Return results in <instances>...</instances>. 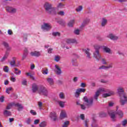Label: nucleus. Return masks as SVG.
Instances as JSON below:
<instances>
[{"label": "nucleus", "mask_w": 127, "mask_h": 127, "mask_svg": "<svg viewBox=\"0 0 127 127\" xmlns=\"http://www.w3.org/2000/svg\"><path fill=\"white\" fill-rule=\"evenodd\" d=\"M32 91L33 93H36V92H38V93H39V94L42 96L48 95V91L46 88H45L44 86H42L38 89V86L37 85H36V84H33L32 85Z\"/></svg>", "instance_id": "obj_1"}, {"label": "nucleus", "mask_w": 127, "mask_h": 127, "mask_svg": "<svg viewBox=\"0 0 127 127\" xmlns=\"http://www.w3.org/2000/svg\"><path fill=\"white\" fill-rule=\"evenodd\" d=\"M44 7L46 12L49 13V14H57V12H56V8L52 6V4L46 2L44 4Z\"/></svg>", "instance_id": "obj_2"}, {"label": "nucleus", "mask_w": 127, "mask_h": 127, "mask_svg": "<svg viewBox=\"0 0 127 127\" xmlns=\"http://www.w3.org/2000/svg\"><path fill=\"white\" fill-rule=\"evenodd\" d=\"M116 109L117 110L116 112L113 110H110L108 111V114L113 121H115V119H116V114H117V115L119 116L120 118H123V117H124V113H123V111L121 110H119L118 111L117 110L119 109V107H118Z\"/></svg>", "instance_id": "obj_3"}, {"label": "nucleus", "mask_w": 127, "mask_h": 127, "mask_svg": "<svg viewBox=\"0 0 127 127\" xmlns=\"http://www.w3.org/2000/svg\"><path fill=\"white\" fill-rule=\"evenodd\" d=\"M52 28L51 25L49 23H44L41 26V29L43 31H49Z\"/></svg>", "instance_id": "obj_4"}, {"label": "nucleus", "mask_w": 127, "mask_h": 127, "mask_svg": "<svg viewBox=\"0 0 127 127\" xmlns=\"http://www.w3.org/2000/svg\"><path fill=\"white\" fill-rule=\"evenodd\" d=\"M6 10L8 12H9V13L14 14L16 13L17 9L12 7L7 6L6 7Z\"/></svg>", "instance_id": "obj_5"}, {"label": "nucleus", "mask_w": 127, "mask_h": 127, "mask_svg": "<svg viewBox=\"0 0 127 127\" xmlns=\"http://www.w3.org/2000/svg\"><path fill=\"white\" fill-rule=\"evenodd\" d=\"M85 91L86 89L85 88H78L76 89L75 93V97H76V98H78L81 93H85Z\"/></svg>", "instance_id": "obj_6"}, {"label": "nucleus", "mask_w": 127, "mask_h": 127, "mask_svg": "<svg viewBox=\"0 0 127 127\" xmlns=\"http://www.w3.org/2000/svg\"><path fill=\"white\" fill-rule=\"evenodd\" d=\"M49 118L51 119V121L55 122V121L57 120V115H56V113L55 112L50 113L49 115Z\"/></svg>", "instance_id": "obj_7"}, {"label": "nucleus", "mask_w": 127, "mask_h": 127, "mask_svg": "<svg viewBox=\"0 0 127 127\" xmlns=\"http://www.w3.org/2000/svg\"><path fill=\"white\" fill-rule=\"evenodd\" d=\"M93 56L94 58L96 59L97 61H100V59H101V55L100 54V51H95L93 53Z\"/></svg>", "instance_id": "obj_8"}, {"label": "nucleus", "mask_w": 127, "mask_h": 127, "mask_svg": "<svg viewBox=\"0 0 127 127\" xmlns=\"http://www.w3.org/2000/svg\"><path fill=\"white\" fill-rule=\"evenodd\" d=\"M60 118L61 120L63 119H66L68 118V115H67V112L65 110H62L60 115Z\"/></svg>", "instance_id": "obj_9"}, {"label": "nucleus", "mask_w": 127, "mask_h": 127, "mask_svg": "<svg viewBox=\"0 0 127 127\" xmlns=\"http://www.w3.org/2000/svg\"><path fill=\"white\" fill-rule=\"evenodd\" d=\"M107 38L113 41L118 40L119 39V37L113 33H110L107 35Z\"/></svg>", "instance_id": "obj_10"}, {"label": "nucleus", "mask_w": 127, "mask_h": 127, "mask_svg": "<svg viewBox=\"0 0 127 127\" xmlns=\"http://www.w3.org/2000/svg\"><path fill=\"white\" fill-rule=\"evenodd\" d=\"M83 99L84 102H86L87 106H90L91 104H93V98H89L88 99L87 97H84Z\"/></svg>", "instance_id": "obj_11"}, {"label": "nucleus", "mask_w": 127, "mask_h": 127, "mask_svg": "<svg viewBox=\"0 0 127 127\" xmlns=\"http://www.w3.org/2000/svg\"><path fill=\"white\" fill-rule=\"evenodd\" d=\"M14 106L15 107H16L17 110L19 112H21L23 110V106L21 104L16 103H14Z\"/></svg>", "instance_id": "obj_12"}, {"label": "nucleus", "mask_w": 127, "mask_h": 127, "mask_svg": "<svg viewBox=\"0 0 127 127\" xmlns=\"http://www.w3.org/2000/svg\"><path fill=\"white\" fill-rule=\"evenodd\" d=\"M104 91H105L104 88H100L98 90L94 95V99H95V100H98V97H99L100 94H101V92H104Z\"/></svg>", "instance_id": "obj_13"}, {"label": "nucleus", "mask_w": 127, "mask_h": 127, "mask_svg": "<svg viewBox=\"0 0 127 127\" xmlns=\"http://www.w3.org/2000/svg\"><path fill=\"white\" fill-rule=\"evenodd\" d=\"M90 22V19L88 18H86L83 21L82 23L81 24V28L85 27Z\"/></svg>", "instance_id": "obj_14"}, {"label": "nucleus", "mask_w": 127, "mask_h": 127, "mask_svg": "<svg viewBox=\"0 0 127 127\" xmlns=\"http://www.w3.org/2000/svg\"><path fill=\"white\" fill-rule=\"evenodd\" d=\"M55 67L56 68L55 71L57 75H61V74H62V70H61V68H60V67L57 65H55Z\"/></svg>", "instance_id": "obj_15"}, {"label": "nucleus", "mask_w": 127, "mask_h": 127, "mask_svg": "<svg viewBox=\"0 0 127 127\" xmlns=\"http://www.w3.org/2000/svg\"><path fill=\"white\" fill-rule=\"evenodd\" d=\"M82 51L86 54L87 56L86 57L88 58V59H91V53H90V49H83Z\"/></svg>", "instance_id": "obj_16"}, {"label": "nucleus", "mask_w": 127, "mask_h": 127, "mask_svg": "<svg viewBox=\"0 0 127 127\" xmlns=\"http://www.w3.org/2000/svg\"><path fill=\"white\" fill-rule=\"evenodd\" d=\"M30 55L34 57H39L41 55L40 52L37 51L32 52L30 53Z\"/></svg>", "instance_id": "obj_17"}, {"label": "nucleus", "mask_w": 127, "mask_h": 127, "mask_svg": "<svg viewBox=\"0 0 127 127\" xmlns=\"http://www.w3.org/2000/svg\"><path fill=\"white\" fill-rule=\"evenodd\" d=\"M103 50L106 52V53H108V54H112V51H111V49L108 48L107 46H103Z\"/></svg>", "instance_id": "obj_18"}, {"label": "nucleus", "mask_w": 127, "mask_h": 127, "mask_svg": "<svg viewBox=\"0 0 127 127\" xmlns=\"http://www.w3.org/2000/svg\"><path fill=\"white\" fill-rule=\"evenodd\" d=\"M66 42L68 44H71V43H77V41L75 39H67Z\"/></svg>", "instance_id": "obj_19"}, {"label": "nucleus", "mask_w": 127, "mask_h": 127, "mask_svg": "<svg viewBox=\"0 0 127 127\" xmlns=\"http://www.w3.org/2000/svg\"><path fill=\"white\" fill-rule=\"evenodd\" d=\"M2 45H3V46L5 47V48H6V49L7 51L10 50L11 48H10V47H9V45H8V43H7V42H2Z\"/></svg>", "instance_id": "obj_20"}, {"label": "nucleus", "mask_w": 127, "mask_h": 127, "mask_svg": "<svg viewBox=\"0 0 127 127\" xmlns=\"http://www.w3.org/2000/svg\"><path fill=\"white\" fill-rule=\"evenodd\" d=\"M16 59L15 58H13L12 61L10 62V65L12 67H15V61Z\"/></svg>", "instance_id": "obj_21"}, {"label": "nucleus", "mask_w": 127, "mask_h": 127, "mask_svg": "<svg viewBox=\"0 0 127 127\" xmlns=\"http://www.w3.org/2000/svg\"><path fill=\"white\" fill-rule=\"evenodd\" d=\"M57 104H59L61 108H64L65 107V102L62 101H58Z\"/></svg>", "instance_id": "obj_22"}, {"label": "nucleus", "mask_w": 127, "mask_h": 127, "mask_svg": "<svg viewBox=\"0 0 127 127\" xmlns=\"http://www.w3.org/2000/svg\"><path fill=\"white\" fill-rule=\"evenodd\" d=\"M8 53L6 52L5 54L4 55V57L1 59V62H3L5 61L6 59H7V57H8Z\"/></svg>", "instance_id": "obj_23"}, {"label": "nucleus", "mask_w": 127, "mask_h": 127, "mask_svg": "<svg viewBox=\"0 0 127 127\" xmlns=\"http://www.w3.org/2000/svg\"><path fill=\"white\" fill-rule=\"evenodd\" d=\"M70 125V121H66L64 122L62 127H68V126Z\"/></svg>", "instance_id": "obj_24"}, {"label": "nucleus", "mask_w": 127, "mask_h": 127, "mask_svg": "<svg viewBox=\"0 0 127 127\" xmlns=\"http://www.w3.org/2000/svg\"><path fill=\"white\" fill-rule=\"evenodd\" d=\"M12 91H13L12 87H7L6 89V93L8 94H10V92H12Z\"/></svg>", "instance_id": "obj_25"}, {"label": "nucleus", "mask_w": 127, "mask_h": 127, "mask_svg": "<svg viewBox=\"0 0 127 127\" xmlns=\"http://www.w3.org/2000/svg\"><path fill=\"white\" fill-rule=\"evenodd\" d=\"M42 73L44 74V75H47V74H48V69L46 67L43 68Z\"/></svg>", "instance_id": "obj_26"}, {"label": "nucleus", "mask_w": 127, "mask_h": 127, "mask_svg": "<svg viewBox=\"0 0 127 127\" xmlns=\"http://www.w3.org/2000/svg\"><path fill=\"white\" fill-rule=\"evenodd\" d=\"M59 97L60 99L64 100V99H65V94L63 92H61L59 94Z\"/></svg>", "instance_id": "obj_27"}, {"label": "nucleus", "mask_w": 127, "mask_h": 127, "mask_svg": "<svg viewBox=\"0 0 127 127\" xmlns=\"http://www.w3.org/2000/svg\"><path fill=\"white\" fill-rule=\"evenodd\" d=\"M14 73L16 75H20V73H21V71H20V70H18V68H15Z\"/></svg>", "instance_id": "obj_28"}, {"label": "nucleus", "mask_w": 127, "mask_h": 127, "mask_svg": "<svg viewBox=\"0 0 127 127\" xmlns=\"http://www.w3.org/2000/svg\"><path fill=\"white\" fill-rule=\"evenodd\" d=\"M4 115L6 117H9V116H11V113L7 110H5L4 111Z\"/></svg>", "instance_id": "obj_29"}, {"label": "nucleus", "mask_w": 127, "mask_h": 127, "mask_svg": "<svg viewBox=\"0 0 127 127\" xmlns=\"http://www.w3.org/2000/svg\"><path fill=\"white\" fill-rule=\"evenodd\" d=\"M75 10L77 11V12H80V11H82V10H83V6H78V7L75 9Z\"/></svg>", "instance_id": "obj_30"}, {"label": "nucleus", "mask_w": 127, "mask_h": 127, "mask_svg": "<svg viewBox=\"0 0 127 127\" xmlns=\"http://www.w3.org/2000/svg\"><path fill=\"white\" fill-rule=\"evenodd\" d=\"M74 22L75 21L74 20H70L68 23V26H69V27H73Z\"/></svg>", "instance_id": "obj_31"}, {"label": "nucleus", "mask_w": 127, "mask_h": 127, "mask_svg": "<svg viewBox=\"0 0 127 127\" xmlns=\"http://www.w3.org/2000/svg\"><path fill=\"white\" fill-rule=\"evenodd\" d=\"M46 126H47L46 122L44 121L41 122L39 125V127H46Z\"/></svg>", "instance_id": "obj_32"}, {"label": "nucleus", "mask_w": 127, "mask_h": 127, "mask_svg": "<svg viewBox=\"0 0 127 127\" xmlns=\"http://www.w3.org/2000/svg\"><path fill=\"white\" fill-rule=\"evenodd\" d=\"M107 22H108V21L107 20V19L105 18L102 19L101 26H105L106 24H107Z\"/></svg>", "instance_id": "obj_33"}, {"label": "nucleus", "mask_w": 127, "mask_h": 127, "mask_svg": "<svg viewBox=\"0 0 127 127\" xmlns=\"http://www.w3.org/2000/svg\"><path fill=\"white\" fill-rule=\"evenodd\" d=\"M114 94L113 92L109 93H105L103 94V98H107V97H110L111 95H113Z\"/></svg>", "instance_id": "obj_34"}, {"label": "nucleus", "mask_w": 127, "mask_h": 127, "mask_svg": "<svg viewBox=\"0 0 127 127\" xmlns=\"http://www.w3.org/2000/svg\"><path fill=\"white\" fill-rule=\"evenodd\" d=\"M64 6H65V5L62 3H59L57 7L58 8H64Z\"/></svg>", "instance_id": "obj_35"}, {"label": "nucleus", "mask_w": 127, "mask_h": 127, "mask_svg": "<svg viewBox=\"0 0 127 127\" xmlns=\"http://www.w3.org/2000/svg\"><path fill=\"white\" fill-rule=\"evenodd\" d=\"M101 47H101V46L98 45L94 46V49L95 51H100V49H101Z\"/></svg>", "instance_id": "obj_36"}, {"label": "nucleus", "mask_w": 127, "mask_h": 127, "mask_svg": "<svg viewBox=\"0 0 127 127\" xmlns=\"http://www.w3.org/2000/svg\"><path fill=\"white\" fill-rule=\"evenodd\" d=\"M99 117L100 118H105V117H107V114L105 112H101L99 113Z\"/></svg>", "instance_id": "obj_37"}, {"label": "nucleus", "mask_w": 127, "mask_h": 127, "mask_svg": "<svg viewBox=\"0 0 127 127\" xmlns=\"http://www.w3.org/2000/svg\"><path fill=\"white\" fill-rule=\"evenodd\" d=\"M90 121H89L88 119H86L84 121V125L85 127H89V123Z\"/></svg>", "instance_id": "obj_38"}, {"label": "nucleus", "mask_w": 127, "mask_h": 127, "mask_svg": "<svg viewBox=\"0 0 127 127\" xmlns=\"http://www.w3.org/2000/svg\"><path fill=\"white\" fill-rule=\"evenodd\" d=\"M72 63L73 66H78V64H77V60H76V59H72Z\"/></svg>", "instance_id": "obj_39"}, {"label": "nucleus", "mask_w": 127, "mask_h": 127, "mask_svg": "<svg viewBox=\"0 0 127 127\" xmlns=\"http://www.w3.org/2000/svg\"><path fill=\"white\" fill-rule=\"evenodd\" d=\"M31 122H32V120H31V118H27L26 120L25 123H26L27 125H30L31 123Z\"/></svg>", "instance_id": "obj_40"}, {"label": "nucleus", "mask_w": 127, "mask_h": 127, "mask_svg": "<svg viewBox=\"0 0 127 127\" xmlns=\"http://www.w3.org/2000/svg\"><path fill=\"white\" fill-rule=\"evenodd\" d=\"M30 113L31 114H32V116H36V115H37L36 111H35V110H30Z\"/></svg>", "instance_id": "obj_41"}, {"label": "nucleus", "mask_w": 127, "mask_h": 127, "mask_svg": "<svg viewBox=\"0 0 127 127\" xmlns=\"http://www.w3.org/2000/svg\"><path fill=\"white\" fill-rule=\"evenodd\" d=\"M53 36H60V33L59 32H54L52 33Z\"/></svg>", "instance_id": "obj_42"}, {"label": "nucleus", "mask_w": 127, "mask_h": 127, "mask_svg": "<svg viewBox=\"0 0 127 127\" xmlns=\"http://www.w3.org/2000/svg\"><path fill=\"white\" fill-rule=\"evenodd\" d=\"M58 23H59V24H60L61 25H64L65 21L63 20H61L58 21Z\"/></svg>", "instance_id": "obj_43"}, {"label": "nucleus", "mask_w": 127, "mask_h": 127, "mask_svg": "<svg viewBox=\"0 0 127 127\" xmlns=\"http://www.w3.org/2000/svg\"><path fill=\"white\" fill-rule=\"evenodd\" d=\"M127 124V120H124L122 122V125L123 127H126Z\"/></svg>", "instance_id": "obj_44"}, {"label": "nucleus", "mask_w": 127, "mask_h": 127, "mask_svg": "<svg viewBox=\"0 0 127 127\" xmlns=\"http://www.w3.org/2000/svg\"><path fill=\"white\" fill-rule=\"evenodd\" d=\"M74 33L76 35H79V34H80V30L79 29L74 30Z\"/></svg>", "instance_id": "obj_45"}, {"label": "nucleus", "mask_w": 127, "mask_h": 127, "mask_svg": "<svg viewBox=\"0 0 127 127\" xmlns=\"http://www.w3.org/2000/svg\"><path fill=\"white\" fill-rule=\"evenodd\" d=\"M3 70H4V72H6V73H7V72H8V66H4Z\"/></svg>", "instance_id": "obj_46"}, {"label": "nucleus", "mask_w": 127, "mask_h": 127, "mask_svg": "<svg viewBox=\"0 0 127 127\" xmlns=\"http://www.w3.org/2000/svg\"><path fill=\"white\" fill-rule=\"evenodd\" d=\"M55 61L56 62H59V61H60V57L58 56H55Z\"/></svg>", "instance_id": "obj_47"}, {"label": "nucleus", "mask_w": 127, "mask_h": 127, "mask_svg": "<svg viewBox=\"0 0 127 127\" xmlns=\"http://www.w3.org/2000/svg\"><path fill=\"white\" fill-rule=\"evenodd\" d=\"M11 106H14V103H11L10 105H8L6 109L7 110H10V108H11Z\"/></svg>", "instance_id": "obj_48"}, {"label": "nucleus", "mask_w": 127, "mask_h": 127, "mask_svg": "<svg viewBox=\"0 0 127 127\" xmlns=\"http://www.w3.org/2000/svg\"><path fill=\"white\" fill-rule=\"evenodd\" d=\"M103 69L104 70H107V66L102 65V66H100L99 68V70H102Z\"/></svg>", "instance_id": "obj_49"}, {"label": "nucleus", "mask_w": 127, "mask_h": 127, "mask_svg": "<svg viewBox=\"0 0 127 127\" xmlns=\"http://www.w3.org/2000/svg\"><path fill=\"white\" fill-rule=\"evenodd\" d=\"M27 76H28L29 77H30V78L31 79H32V80H34V79H35L33 76H32V74L30 73H27Z\"/></svg>", "instance_id": "obj_50"}, {"label": "nucleus", "mask_w": 127, "mask_h": 127, "mask_svg": "<svg viewBox=\"0 0 127 127\" xmlns=\"http://www.w3.org/2000/svg\"><path fill=\"white\" fill-rule=\"evenodd\" d=\"M102 63L103 65H107L108 63H107V61L105 59H102Z\"/></svg>", "instance_id": "obj_51"}, {"label": "nucleus", "mask_w": 127, "mask_h": 127, "mask_svg": "<svg viewBox=\"0 0 127 127\" xmlns=\"http://www.w3.org/2000/svg\"><path fill=\"white\" fill-rule=\"evenodd\" d=\"M113 65H114V64L110 63L108 66H106L107 69H111V68H113Z\"/></svg>", "instance_id": "obj_52"}, {"label": "nucleus", "mask_w": 127, "mask_h": 127, "mask_svg": "<svg viewBox=\"0 0 127 127\" xmlns=\"http://www.w3.org/2000/svg\"><path fill=\"white\" fill-rule=\"evenodd\" d=\"M95 126H96V120H95L94 119H93V121L91 124V127H95Z\"/></svg>", "instance_id": "obj_53"}, {"label": "nucleus", "mask_w": 127, "mask_h": 127, "mask_svg": "<svg viewBox=\"0 0 127 127\" xmlns=\"http://www.w3.org/2000/svg\"><path fill=\"white\" fill-rule=\"evenodd\" d=\"M39 122H40V120L39 119L34 120V125H38L39 124Z\"/></svg>", "instance_id": "obj_54"}, {"label": "nucleus", "mask_w": 127, "mask_h": 127, "mask_svg": "<svg viewBox=\"0 0 127 127\" xmlns=\"http://www.w3.org/2000/svg\"><path fill=\"white\" fill-rule=\"evenodd\" d=\"M58 14L59 15H62V16H63V15H64L65 14V12L63 11H60L59 12H58Z\"/></svg>", "instance_id": "obj_55"}, {"label": "nucleus", "mask_w": 127, "mask_h": 127, "mask_svg": "<svg viewBox=\"0 0 127 127\" xmlns=\"http://www.w3.org/2000/svg\"><path fill=\"white\" fill-rule=\"evenodd\" d=\"M38 105L40 110L41 109V108H42V106H43L42 102H41L40 101L38 102Z\"/></svg>", "instance_id": "obj_56"}, {"label": "nucleus", "mask_w": 127, "mask_h": 127, "mask_svg": "<svg viewBox=\"0 0 127 127\" xmlns=\"http://www.w3.org/2000/svg\"><path fill=\"white\" fill-rule=\"evenodd\" d=\"M23 54L25 55H28V50H27V49L25 48V49L24 50Z\"/></svg>", "instance_id": "obj_57"}, {"label": "nucleus", "mask_w": 127, "mask_h": 127, "mask_svg": "<svg viewBox=\"0 0 127 127\" xmlns=\"http://www.w3.org/2000/svg\"><path fill=\"white\" fill-rule=\"evenodd\" d=\"M23 40L24 42H26L27 41V36L25 35L23 38Z\"/></svg>", "instance_id": "obj_58"}, {"label": "nucleus", "mask_w": 127, "mask_h": 127, "mask_svg": "<svg viewBox=\"0 0 127 127\" xmlns=\"http://www.w3.org/2000/svg\"><path fill=\"white\" fill-rule=\"evenodd\" d=\"M22 84H23L24 86H26V85H27V81L26 80H22Z\"/></svg>", "instance_id": "obj_59"}, {"label": "nucleus", "mask_w": 127, "mask_h": 127, "mask_svg": "<svg viewBox=\"0 0 127 127\" xmlns=\"http://www.w3.org/2000/svg\"><path fill=\"white\" fill-rule=\"evenodd\" d=\"M0 102H1V103H3V102H4V97L2 96L1 97H0Z\"/></svg>", "instance_id": "obj_60"}, {"label": "nucleus", "mask_w": 127, "mask_h": 127, "mask_svg": "<svg viewBox=\"0 0 127 127\" xmlns=\"http://www.w3.org/2000/svg\"><path fill=\"white\" fill-rule=\"evenodd\" d=\"M53 51V49L50 48L48 50V53L49 54H51L52 53V51Z\"/></svg>", "instance_id": "obj_61"}, {"label": "nucleus", "mask_w": 127, "mask_h": 127, "mask_svg": "<svg viewBox=\"0 0 127 127\" xmlns=\"http://www.w3.org/2000/svg\"><path fill=\"white\" fill-rule=\"evenodd\" d=\"M48 83H49L50 85H53L54 83L53 80H48Z\"/></svg>", "instance_id": "obj_62"}, {"label": "nucleus", "mask_w": 127, "mask_h": 127, "mask_svg": "<svg viewBox=\"0 0 127 127\" xmlns=\"http://www.w3.org/2000/svg\"><path fill=\"white\" fill-rule=\"evenodd\" d=\"M12 31L11 30H8V34H9V35H12Z\"/></svg>", "instance_id": "obj_63"}, {"label": "nucleus", "mask_w": 127, "mask_h": 127, "mask_svg": "<svg viewBox=\"0 0 127 127\" xmlns=\"http://www.w3.org/2000/svg\"><path fill=\"white\" fill-rule=\"evenodd\" d=\"M114 103L113 102H109V107H113V106H114Z\"/></svg>", "instance_id": "obj_64"}]
</instances>
